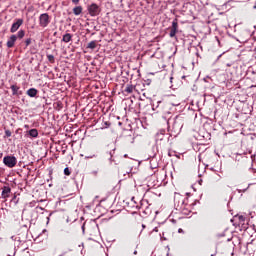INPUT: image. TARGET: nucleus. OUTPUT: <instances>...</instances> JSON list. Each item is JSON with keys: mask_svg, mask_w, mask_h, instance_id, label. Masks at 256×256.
<instances>
[{"mask_svg": "<svg viewBox=\"0 0 256 256\" xmlns=\"http://www.w3.org/2000/svg\"><path fill=\"white\" fill-rule=\"evenodd\" d=\"M3 163L6 165V167L13 169V167L17 165V158L15 156H5L3 158Z\"/></svg>", "mask_w": 256, "mask_h": 256, "instance_id": "nucleus-1", "label": "nucleus"}, {"mask_svg": "<svg viewBox=\"0 0 256 256\" xmlns=\"http://www.w3.org/2000/svg\"><path fill=\"white\" fill-rule=\"evenodd\" d=\"M88 12L91 17H97L99 13H101V10L99 9V5L93 3L90 6H88Z\"/></svg>", "mask_w": 256, "mask_h": 256, "instance_id": "nucleus-2", "label": "nucleus"}, {"mask_svg": "<svg viewBox=\"0 0 256 256\" xmlns=\"http://www.w3.org/2000/svg\"><path fill=\"white\" fill-rule=\"evenodd\" d=\"M49 23H50L49 14H47V13L41 14L39 17L40 27H47V25H49Z\"/></svg>", "mask_w": 256, "mask_h": 256, "instance_id": "nucleus-3", "label": "nucleus"}, {"mask_svg": "<svg viewBox=\"0 0 256 256\" xmlns=\"http://www.w3.org/2000/svg\"><path fill=\"white\" fill-rule=\"evenodd\" d=\"M23 25V19H18L16 22H14L10 28L11 33H16V31H19V27Z\"/></svg>", "mask_w": 256, "mask_h": 256, "instance_id": "nucleus-4", "label": "nucleus"}, {"mask_svg": "<svg viewBox=\"0 0 256 256\" xmlns=\"http://www.w3.org/2000/svg\"><path fill=\"white\" fill-rule=\"evenodd\" d=\"M177 29H179V24H177V21H173L172 27L170 28V34H169L171 38L177 35Z\"/></svg>", "mask_w": 256, "mask_h": 256, "instance_id": "nucleus-5", "label": "nucleus"}, {"mask_svg": "<svg viewBox=\"0 0 256 256\" xmlns=\"http://www.w3.org/2000/svg\"><path fill=\"white\" fill-rule=\"evenodd\" d=\"M17 41V35H11L10 38L8 39L6 45L8 49H11L15 47V42Z\"/></svg>", "mask_w": 256, "mask_h": 256, "instance_id": "nucleus-6", "label": "nucleus"}, {"mask_svg": "<svg viewBox=\"0 0 256 256\" xmlns=\"http://www.w3.org/2000/svg\"><path fill=\"white\" fill-rule=\"evenodd\" d=\"M2 199H7L11 195V188L9 186H4L2 190Z\"/></svg>", "mask_w": 256, "mask_h": 256, "instance_id": "nucleus-7", "label": "nucleus"}, {"mask_svg": "<svg viewBox=\"0 0 256 256\" xmlns=\"http://www.w3.org/2000/svg\"><path fill=\"white\" fill-rule=\"evenodd\" d=\"M73 13L76 16L81 15V13H83V7L82 6H76L73 8Z\"/></svg>", "mask_w": 256, "mask_h": 256, "instance_id": "nucleus-8", "label": "nucleus"}, {"mask_svg": "<svg viewBox=\"0 0 256 256\" xmlns=\"http://www.w3.org/2000/svg\"><path fill=\"white\" fill-rule=\"evenodd\" d=\"M27 96L28 97H36L37 96V89L30 88L27 90Z\"/></svg>", "mask_w": 256, "mask_h": 256, "instance_id": "nucleus-9", "label": "nucleus"}, {"mask_svg": "<svg viewBox=\"0 0 256 256\" xmlns=\"http://www.w3.org/2000/svg\"><path fill=\"white\" fill-rule=\"evenodd\" d=\"M71 39H73V36L70 33H67L63 35L62 41L64 43H69Z\"/></svg>", "mask_w": 256, "mask_h": 256, "instance_id": "nucleus-10", "label": "nucleus"}, {"mask_svg": "<svg viewBox=\"0 0 256 256\" xmlns=\"http://www.w3.org/2000/svg\"><path fill=\"white\" fill-rule=\"evenodd\" d=\"M133 91H135V86H133L131 84H128L126 86V88L124 89V93H128V94L133 93Z\"/></svg>", "mask_w": 256, "mask_h": 256, "instance_id": "nucleus-11", "label": "nucleus"}, {"mask_svg": "<svg viewBox=\"0 0 256 256\" xmlns=\"http://www.w3.org/2000/svg\"><path fill=\"white\" fill-rule=\"evenodd\" d=\"M87 49H97V41L93 40L87 45Z\"/></svg>", "mask_w": 256, "mask_h": 256, "instance_id": "nucleus-12", "label": "nucleus"}, {"mask_svg": "<svg viewBox=\"0 0 256 256\" xmlns=\"http://www.w3.org/2000/svg\"><path fill=\"white\" fill-rule=\"evenodd\" d=\"M29 135H30V137H39V132L37 131V129H31V130H29Z\"/></svg>", "mask_w": 256, "mask_h": 256, "instance_id": "nucleus-13", "label": "nucleus"}, {"mask_svg": "<svg viewBox=\"0 0 256 256\" xmlns=\"http://www.w3.org/2000/svg\"><path fill=\"white\" fill-rule=\"evenodd\" d=\"M11 90L13 95H17V91H19V87L17 85H12Z\"/></svg>", "mask_w": 256, "mask_h": 256, "instance_id": "nucleus-14", "label": "nucleus"}, {"mask_svg": "<svg viewBox=\"0 0 256 256\" xmlns=\"http://www.w3.org/2000/svg\"><path fill=\"white\" fill-rule=\"evenodd\" d=\"M18 39H23V37H25V31L24 30H20L18 33H17V36Z\"/></svg>", "mask_w": 256, "mask_h": 256, "instance_id": "nucleus-15", "label": "nucleus"}, {"mask_svg": "<svg viewBox=\"0 0 256 256\" xmlns=\"http://www.w3.org/2000/svg\"><path fill=\"white\" fill-rule=\"evenodd\" d=\"M47 59H48L49 63H55V56H53V55H48V56H47Z\"/></svg>", "mask_w": 256, "mask_h": 256, "instance_id": "nucleus-16", "label": "nucleus"}, {"mask_svg": "<svg viewBox=\"0 0 256 256\" xmlns=\"http://www.w3.org/2000/svg\"><path fill=\"white\" fill-rule=\"evenodd\" d=\"M25 45L26 47H29V45H31V38L26 39Z\"/></svg>", "mask_w": 256, "mask_h": 256, "instance_id": "nucleus-17", "label": "nucleus"}, {"mask_svg": "<svg viewBox=\"0 0 256 256\" xmlns=\"http://www.w3.org/2000/svg\"><path fill=\"white\" fill-rule=\"evenodd\" d=\"M64 174L65 175H71V172L69 171V168L64 169Z\"/></svg>", "mask_w": 256, "mask_h": 256, "instance_id": "nucleus-18", "label": "nucleus"}, {"mask_svg": "<svg viewBox=\"0 0 256 256\" xmlns=\"http://www.w3.org/2000/svg\"><path fill=\"white\" fill-rule=\"evenodd\" d=\"M79 1L80 0H72V3H74V5H79Z\"/></svg>", "mask_w": 256, "mask_h": 256, "instance_id": "nucleus-19", "label": "nucleus"}, {"mask_svg": "<svg viewBox=\"0 0 256 256\" xmlns=\"http://www.w3.org/2000/svg\"><path fill=\"white\" fill-rule=\"evenodd\" d=\"M6 135H7V137H11V132L6 131Z\"/></svg>", "mask_w": 256, "mask_h": 256, "instance_id": "nucleus-20", "label": "nucleus"}, {"mask_svg": "<svg viewBox=\"0 0 256 256\" xmlns=\"http://www.w3.org/2000/svg\"><path fill=\"white\" fill-rule=\"evenodd\" d=\"M239 219H240V221H245V217H243V216H240Z\"/></svg>", "mask_w": 256, "mask_h": 256, "instance_id": "nucleus-21", "label": "nucleus"}, {"mask_svg": "<svg viewBox=\"0 0 256 256\" xmlns=\"http://www.w3.org/2000/svg\"><path fill=\"white\" fill-rule=\"evenodd\" d=\"M178 233H183V229L180 228V229L178 230Z\"/></svg>", "mask_w": 256, "mask_h": 256, "instance_id": "nucleus-22", "label": "nucleus"}, {"mask_svg": "<svg viewBox=\"0 0 256 256\" xmlns=\"http://www.w3.org/2000/svg\"><path fill=\"white\" fill-rule=\"evenodd\" d=\"M142 229H145V224H142Z\"/></svg>", "mask_w": 256, "mask_h": 256, "instance_id": "nucleus-23", "label": "nucleus"}, {"mask_svg": "<svg viewBox=\"0 0 256 256\" xmlns=\"http://www.w3.org/2000/svg\"><path fill=\"white\" fill-rule=\"evenodd\" d=\"M92 158H93L92 156L91 157H89V156L87 157V159H92Z\"/></svg>", "mask_w": 256, "mask_h": 256, "instance_id": "nucleus-24", "label": "nucleus"}, {"mask_svg": "<svg viewBox=\"0 0 256 256\" xmlns=\"http://www.w3.org/2000/svg\"><path fill=\"white\" fill-rule=\"evenodd\" d=\"M134 255H137V251H134Z\"/></svg>", "mask_w": 256, "mask_h": 256, "instance_id": "nucleus-25", "label": "nucleus"}, {"mask_svg": "<svg viewBox=\"0 0 256 256\" xmlns=\"http://www.w3.org/2000/svg\"><path fill=\"white\" fill-rule=\"evenodd\" d=\"M15 255V253H13L12 255H9V256H14Z\"/></svg>", "mask_w": 256, "mask_h": 256, "instance_id": "nucleus-26", "label": "nucleus"}, {"mask_svg": "<svg viewBox=\"0 0 256 256\" xmlns=\"http://www.w3.org/2000/svg\"><path fill=\"white\" fill-rule=\"evenodd\" d=\"M154 231H157V228H155Z\"/></svg>", "mask_w": 256, "mask_h": 256, "instance_id": "nucleus-27", "label": "nucleus"}]
</instances>
